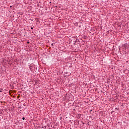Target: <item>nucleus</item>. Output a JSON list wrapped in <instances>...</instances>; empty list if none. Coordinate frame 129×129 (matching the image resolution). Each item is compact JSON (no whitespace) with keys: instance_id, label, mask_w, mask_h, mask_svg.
I'll return each mask as SVG.
<instances>
[{"instance_id":"f257e3e1","label":"nucleus","mask_w":129,"mask_h":129,"mask_svg":"<svg viewBox=\"0 0 129 129\" xmlns=\"http://www.w3.org/2000/svg\"><path fill=\"white\" fill-rule=\"evenodd\" d=\"M23 120H25V117L22 118Z\"/></svg>"},{"instance_id":"f03ea898","label":"nucleus","mask_w":129,"mask_h":129,"mask_svg":"<svg viewBox=\"0 0 129 129\" xmlns=\"http://www.w3.org/2000/svg\"><path fill=\"white\" fill-rule=\"evenodd\" d=\"M51 46H54V44H53V43H52V44H51Z\"/></svg>"},{"instance_id":"7ed1b4c3","label":"nucleus","mask_w":129,"mask_h":129,"mask_svg":"<svg viewBox=\"0 0 129 129\" xmlns=\"http://www.w3.org/2000/svg\"><path fill=\"white\" fill-rule=\"evenodd\" d=\"M31 30H33V27H31Z\"/></svg>"}]
</instances>
